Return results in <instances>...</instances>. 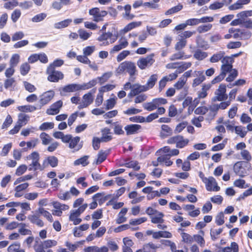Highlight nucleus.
Masks as SVG:
<instances>
[{
	"mask_svg": "<svg viewBox=\"0 0 252 252\" xmlns=\"http://www.w3.org/2000/svg\"><path fill=\"white\" fill-rule=\"evenodd\" d=\"M58 242L55 240H47L42 241L38 237L35 238L33 248L35 252H53L50 249L57 245Z\"/></svg>",
	"mask_w": 252,
	"mask_h": 252,
	"instance_id": "nucleus-1",
	"label": "nucleus"
},
{
	"mask_svg": "<svg viewBox=\"0 0 252 252\" xmlns=\"http://www.w3.org/2000/svg\"><path fill=\"white\" fill-rule=\"evenodd\" d=\"M116 72L118 74L127 73L130 76L129 81H134L135 78L133 76L137 74L136 67L134 63L130 61H125L119 64L116 69Z\"/></svg>",
	"mask_w": 252,
	"mask_h": 252,
	"instance_id": "nucleus-2",
	"label": "nucleus"
},
{
	"mask_svg": "<svg viewBox=\"0 0 252 252\" xmlns=\"http://www.w3.org/2000/svg\"><path fill=\"white\" fill-rule=\"evenodd\" d=\"M155 54L151 53L145 57L140 58L137 62V65L142 70L149 68L155 62Z\"/></svg>",
	"mask_w": 252,
	"mask_h": 252,
	"instance_id": "nucleus-3",
	"label": "nucleus"
},
{
	"mask_svg": "<svg viewBox=\"0 0 252 252\" xmlns=\"http://www.w3.org/2000/svg\"><path fill=\"white\" fill-rule=\"evenodd\" d=\"M39 154L37 152H33L29 155L27 159L32 160V163L29 165V171H36L37 170H42L43 167L39 162Z\"/></svg>",
	"mask_w": 252,
	"mask_h": 252,
	"instance_id": "nucleus-4",
	"label": "nucleus"
},
{
	"mask_svg": "<svg viewBox=\"0 0 252 252\" xmlns=\"http://www.w3.org/2000/svg\"><path fill=\"white\" fill-rule=\"evenodd\" d=\"M117 39V36H113L111 32L103 33L97 39V40L102 43L101 46H107L110 44L114 43Z\"/></svg>",
	"mask_w": 252,
	"mask_h": 252,
	"instance_id": "nucleus-5",
	"label": "nucleus"
},
{
	"mask_svg": "<svg viewBox=\"0 0 252 252\" xmlns=\"http://www.w3.org/2000/svg\"><path fill=\"white\" fill-rule=\"evenodd\" d=\"M95 92L96 89H93L83 96L82 101L80 102L78 106V108L79 109L86 108L93 103L94 101L93 94L95 93Z\"/></svg>",
	"mask_w": 252,
	"mask_h": 252,
	"instance_id": "nucleus-6",
	"label": "nucleus"
},
{
	"mask_svg": "<svg viewBox=\"0 0 252 252\" xmlns=\"http://www.w3.org/2000/svg\"><path fill=\"white\" fill-rule=\"evenodd\" d=\"M46 73L49 75L47 79L50 82H57L63 78V74L62 72L53 69L51 66H48Z\"/></svg>",
	"mask_w": 252,
	"mask_h": 252,
	"instance_id": "nucleus-7",
	"label": "nucleus"
},
{
	"mask_svg": "<svg viewBox=\"0 0 252 252\" xmlns=\"http://www.w3.org/2000/svg\"><path fill=\"white\" fill-rule=\"evenodd\" d=\"M226 91L225 85L222 84H220L219 88L215 91V95L212 98V101H222L226 100L228 97V95L226 94Z\"/></svg>",
	"mask_w": 252,
	"mask_h": 252,
	"instance_id": "nucleus-8",
	"label": "nucleus"
},
{
	"mask_svg": "<svg viewBox=\"0 0 252 252\" xmlns=\"http://www.w3.org/2000/svg\"><path fill=\"white\" fill-rule=\"evenodd\" d=\"M89 14L93 16V21L98 22L103 20V18L107 14V12L104 10H100L97 7L93 8L89 10Z\"/></svg>",
	"mask_w": 252,
	"mask_h": 252,
	"instance_id": "nucleus-9",
	"label": "nucleus"
},
{
	"mask_svg": "<svg viewBox=\"0 0 252 252\" xmlns=\"http://www.w3.org/2000/svg\"><path fill=\"white\" fill-rule=\"evenodd\" d=\"M55 95V92L53 90H50L43 93L39 96V103L40 104V107H41L43 106L48 104L53 99Z\"/></svg>",
	"mask_w": 252,
	"mask_h": 252,
	"instance_id": "nucleus-10",
	"label": "nucleus"
},
{
	"mask_svg": "<svg viewBox=\"0 0 252 252\" xmlns=\"http://www.w3.org/2000/svg\"><path fill=\"white\" fill-rule=\"evenodd\" d=\"M204 184L208 191H218L220 189V187L218 186L216 179L213 177L208 178Z\"/></svg>",
	"mask_w": 252,
	"mask_h": 252,
	"instance_id": "nucleus-11",
	"label": "nucleus"
},
{
	"mask_svg": "<svg viewBox=\"0 0 252 252\" xmlns=\"http://www.w3.org/2000/svg\"><path fill=\"white\" fill-rule=\"evenodd\" d=\"M193 76L195 77V78L193 81L192 84V87H196L199 85L206 79L203 70L194 71L193 73Z\"/></svg>",
	"mask_w": 252,
	"mask_h": 252,
	"instance_id": "nucleus-12",
	"label": "nucleus"
},
{
	"mask_svg": "<svg viewBox=\"0 0 252 252\" xmlns=\"http://www.w3.org/2000/svg\"><path fill=\"white\" fill-rule=\"evenodd\" d=\"M63 101L61 100L57 101L52 104L50 108L47 109L46 113L50 115H54L59 113L60 109L63 106Z\"/></svg>",
	"mask_w": 252,
	"mask_h": 252,
	"instance_id": "nucleus-13",
	"label": "nucleus"
},
{
	"mask_svg": "<svg viewBox=\"0 0 252 252\" xmlns=\"http://www.w3.org/2000/svg\"><path fill=\"white\" fill-rule=\"evenodd\" d=\"M128 45V42L125 37H122L119 40L118 44L114 46L110 51V54L118 52L123 49L126 48Z\"/></svg>",
	"mask_w": 252,
	"mask_h": 252,
	"instance_id": "nucleus-14",
	"label": "nucleus"
},
{
	"mask_svg": "<svg viewBox=\"0 0 252 252\" xmlns=\"http://www.w3.org/2000/svg\"><path fill=\"white\" fill-rule=\"evenodd\" d=\"M77 91H79V84H70L61 89L60 94L63 96H65L67 93H73Z\"/></svg>",
	"mask_w": 252,
	"mask_h": 252,
	"instance_id": "nucleus-15",
	"label": "nucleus"
},
{
	"mask_svg": "<svg viewBox=\"0 0 252 252\" xmlns=\"http://www.w3.org/2000/svg\"><path fill=\"white\" fill-rule=\"evenodd\" d=\"M146 91H147V90L144 85H141L139 84H133L132 89L128 94V96L131 97L138 94L141 92Z\"/></svg>",
	"mask_w": 252,
	"mask_h": 252,
	"instance_id": "nucleus-16",
	"label": "nucleus"
},
{
	"mask_svg": "<svg viewBox=\"0 0 252 252\" xmlns=\"http://www.w3.org/2000/svg\"><path fill=\"white\" fill-rule=\"evenodd\" d=\"M141 22H132L126 25L123 29L119 31L121 35H125L126 33L140 26Z\"/></svg>",
	"mask_w": 252,
	"mask_h": 252,
	"instance_id": "nucleus-17",
	"label": "nucleus"
},
{
	"mask_svg": "<svg viewBox=\"0 0 252 252\" xmlns=\"http://www.w3.org/2000/svg\"><path fill=\"white\" fill-rule=\"evenodd\" d=\"M28 219L32 223L35 224L38 226L42 227L44 225V222L40 219L38 214L35 213L34 214L30 215L28 216Z\"/></svg>",
	"mask_w": 252,
	"mask_h": 252,
	"instance_id": "nucleus-18",
	"label": "nucleus"
},
{
	"mask_svg": "<svg viewBox=\"0 0 252 252\" xmlns=\"http://www.w3.org/2000/svg\"><path fill=\"white\" fill-rule=\"evenodd\" d=\"M80 138L78 136H76L74 138H71V141L69 143V147L71 149H74L75 151H78L82 147V145L79 143Z\"/></svg>",
	"mask_w": 252,
	"mask_h": 252,
	"instance_id": "nucleus-19",
	"label": "nucleus"
},
{
	"mask_svg": "<svg viewBox=\"0 0 252 252\" xmlns=\"http://www.w3.org/2000/svg\"><path fill=\"white\" fill-rule=\"evenodd\" d=\"M140 128L141 126L136 124L127 125L125 127L127 135L134 134L137 133Z\"/></svg>",
	"mask_w": 252,
	"mask_h": 252,
	"instance_id": "nucleus-20",
	"label": "nucleus"
},
{
	"mask_svg": "<svg viewBox=\"0 0 252 252\" xmlns=\"http://www.w3.org/2000/svg\"><path fill=\"white\" fill-rule=\"evenodd\" d=\"M250 2V0H238L236 2L229 6V9L231 10H235L243 8L245 4H247Z\"/></svg>",
	"mask_w": 252,
	"mask_h": 252,
	"instance_id": "nucleus-21",
	"label": "nucleus"
},
{
	"mask_svg": "<svg viewBox=\"0 0 252 252\" xmlns=\"http://www.w3.org/2000/svg\"><path fill=\"white\" fill-rule=\"evenodd\" d=\"M39 215H42L50 222L53 221V217L50 212L45 210L43 207H39L35 212Z\"/></svg>",
	"mask_w": 252,
	"mask_h": 252,
	"instance_id": "nucleus-22",
	"label": "nucleus"
},
{
	"mask_svg": "<svg viewBox=\"0 0 252 252\" xmlns=\"http://www.w3.org/2000/svg\"><path fill=\"white\" fill-rule=\"evenodd\" d=\"M102 136L100 138L101 141L107 142L110 141L112 139V136L110 135V129L107 127L102 129L101 131Z\"/></svg>",
	"mask_w": 252,
	"mask_h": 252,
	"instance_id": "nucleus-23",
	"label": "nucleus"
},
{
	"mask_svg": "<svg viewBox=\"0 0 252 252\" xmlns=\"http://www.w3.org/2000/svg\"><path fill=\"white\" fill-rule=\"evenodd\" d=\"M190 56V55H185L184 52L179 50V52L171 56L169 59L172 61L177 60H185L189 58Z\"/></svg>",
	"mask_w": 252,
	"mask_h": 252,
	"instance_id": "nucleus-24",
	"label": "nucleus"
},
{
	"mask_svg": "<svg viewBox=\"0 0 252 252\" xmlns=\"http://www.w3.org/2000/svg\"><path fill=\"white\" fill-rule=\"evenodd\" d=\"M97 83V79H94L90 80L88 83H84L83 84H79V90H85L92 88L95 86Z\"/></svg>",
	"mask_w": 252,
	"mask_h": 252,
	"instance_id": "nucleus-25",
	"label": "nucleus"
},
{
	"mask_svg": "<svg viewBox=\"0 0 252 252\" xmlns=\"http://www.w3.org/2000/svg\"><path fill=\"white\" fill-rule=\"evenodd\" d=\"M163 217L164 214L158 211L154 216L151 217V221L153 223H162L164 222Z\"/></svg>",
	"mask_w": 252,
	"mask_h": 252,
	"instance_id": "nucleus-26",
	"label": "nucleus"
},
{
	"mask_svg": "<svg viewBox=\"0 0 252 252\" xmlns=\"http://www.w3.org/2000/svg\"><path fill=\"white\" fill-rule=\"evenodd\" d=\"M161 131L160 133V136L164 138L172 134L173 131L168 126L166 125H162L161 126Z\"/></svg>",
	"mask_w": 252,
	"mask_h": 252,
	"instance_id": "nucleus-27",
	"label": "nucleus"
},
{
	"mask_svg": "<svg viewBox=\"0 0 252 252\" xmlns=\"http://www.w3.org/2000/svg\"><path fill=\"white\" fill-rule=\"evenodd\" d=\"M158 80V75L157 74H153L151 75L149 78L147 83L144 85L147 91L152 89L155 85L156 82Z\"/></svg>",
	"mask_w": 252,
	"mask_h": 252,
	"instance_id": "nucleus-28",
	"label": "nucleus"
},
{
	"mask_svg": "<svg viewBox=\"0 0 252 252\" xmlns=\"http://www.w3.org/2000/svg\"><path fill=\"white\" fill-rule=\"evenodd\" d=\"M189 140L187 138H184L182 135H178L176 147L178 148H183L188 145Z\"/></svg>",
	"mask_w": 252,
	"mask_h": 252,
	"instance_id": "nucleus-29",
	"label": "nucleus"
},
{
	"mask_svg": "<svg viewBox=\"0 0 252 252\" xmlns=\"http://www.w3.org/2000/svg\"><path fill=\"white\" fill-rule=\"evenodd\" d=\"M225 52L224 51H220L214 54L210 59V62L212 63H216L222 60L223 57L224 56Z\"/></svg>",
	"mask_w": 252,
	"mask_h": 252,
	"instance_id": "nucleus-30",
	"label": "nucleus"
},
{
	"mask_svg": "<svg viewBox=\"0 0 252 252\" xmlns=\"http://www.w3.org/2000/svg\"><path fill=\"white\" fill-rule=\"evenodd\" d=\"M80 215L77 213L75 210H72L70 212L69 220L72 221L74 225L78 224L82 221V220L78 218Z\"/></svg>",
	"mask_w": 252,
	"mask_h": 252,
	"instance_id": "nucleus-31",
	"label": "nucleus"
},
{
	"mask_svg": "<svg viewBox=\"0 0 252 252\" xmlns=\"http://www.w3.org/2000/svg\"><path fill=\"white\" fill-rule=\"evenodd\" d=\"M170 158L167 154H165L157 158V160L160 164L164 163L165 166H169L173 163V162L169 159Z\"/></svg>",
	"mask_w": 252,
	"mask_h": 252,
	"instance_id": "nucleus-32",
	"label": "nucleus"
},
{
	"mask_svg": "<svg viewBox=\"0 0 252 252\" xmlns=\"http://www.w3.org/2000/svg\"><path fill=\"white\" fill-rule=\"evenodd\" d=\"M72 22V20L71 19H67L62 21L58 22L55 23L54 25V27L55 29H60L63 28H65L68 27L70 23Z\"/></svg>",
	"mask_w": 252,
	"mask_h": 252,
	"instance_id": "nucleus-33",
	"label": "nucleus"
},
{
	"mask_svg": "<svg viewBox=\"0 0 252 252\" xmlns=\"http://www.w3.org/2000/svg\"><path fill=\"white\" fill-rule=\"evenodd\" d=\"M17 109L22 112H32L37 109V108L33 105H27L17 107Z\"/></svg>",
	"mask_w": 252,
	"mask_h": 252,
	"instance_id": "nucleus-34",
	"label": "nucleus"
},
{
	"mask_svg": "<svg viewBox=\"0 0 252 252\" xmlns=\"http://www.w3.org/2000/svg\"><path fill=\"white\" fill-rule=\"evenodd\" d=\"M30 117L24 114H20L18 115V120L17 123L22 126L25 125L29 121Z\"/></svg>",
	"mask_w": 252,
	"mask_h": 252,
	"instance_id": "nucleus-35",
	"label": "nucleus"
},
{
	"mask_svg": "<svg viewBox=\"0 0 252 252\" xmlns=\"http://www.w3.org/2000/svg\"><path fill=\"white\" fill-rule=\"evenodd\" d=\"M182 241L187 244H192L194 242V235L191 236L188 233L183 232L181 233Z\"/></svg>",
	"mask_w": 252,
	"mask_h": 252,
	"instance_id": "nucleus-36",
	"label": "nucleus"
},
{
	"mask_svg": "<svg viewBox=\"0 0 252 252\" xmlns=\"http://www.w3.org/2000/svg\"><path fill=\"white\" fill-rule=\"evenodd\" d=\"M8 252H25V250L21 248L19 243H16L10 245L8 249Z\"/></svg>",
	"mask_w": 252,
	"mask_h": 252,
	"instance_id": "nucleus-37",
	"label": "nucleus"
},
{
	"mask_svg": "<svg viewBox=\"0 0 252 252\" xmlns=\"http://www.w3.org/2000/svg\"><path fill=\"white\" fill-rule=\"evenodd\" d=\"M122 165L127 168H133L135 171H138L140 169V166L138 165V162L134 160L126 162Z\"/></svg>",
	"mask_w": 252,
	"mask_h": 252,
	"instance_id": "nucleus-38",
	"label": "nucleus"
},
{
	"mask_svg": "<svg viewBox=\"0 0 252 252\" xmlns=\"http://www.w3.org/2000/svg\"><path fill=\"white\" fill-rule=\"evenodd\" d=\"M212 27L213 26L211 24L202 25L198 26L196 30L198 33H202L210 31L212 28Z\"/></svg>",
	"mask_w": 252,
	"mask_h": 252,
	"instance_id": "nucleus-39",
	"label": "nucleus"
},
{
	"mask_svg": "<svg viewBox=\"0 0 252 252\" xmlns=\"http://www.w3.org/2000/svg\"><path fill=\"white\" fill-rule=\"evenodd\" d=\"M124 9L125 11V13L123 14L124 18L127 20H131L135 17L133 14L130 13L131 6L129 4L126 5Z\"/></svg>",
	"mask_w": 252,
	"mask_h": 252,
	"instance_id": "nucleus-40",
	"label": "nucleus"
},
{
	"mask_svg": "<svg viewBox=\"0 0 252 252\" xmlns=\"http://www.w3.org/2000/svg\"><path fill=\"white\" fill-rule=\"evenodd\" d=\"M241 169H242V166L240 162H236L233 166L234 172L238 176L243 177L245 176V174L243 171H241Z\"/></svg>",
	"mask_w": 252,
	"mask_h": 252,
	"instance_id": "nucleus-41",
	"label": "nucleus"
},
{
	"mask_svg": "<svg viewBox=\"0 0 252 252\" xmlns=\"http://www.w3.org/2000/svg\"><path fill=\"white\" fill-rule=\"evenodd\" d=\"M79 36L81 39L83 40H86L89 39L92 34V32H87L84 29H80L78 31Z\"/></svg>",
	"mask_w": 252,
	"mask_h": 252,
	"instance_id": "nucleus-42",
	"label": "nucleus"
},
{
	"mask_svg": "<svg viewBox=\"0 0 252 252\" xmlns=\"http://www.w3.org/2000/svg\"><path fill=\"white\" fill-rule=\"evenodd\" d=\"M40 138L42 144L44 145L49 144L52 140V138L45 132H42L40 135Z\"/></svg>",
	"mask_w": 252,
	"mask_h": 252,
	"instance_id": "nucleus-43",
	"label": "nucleus"
},
{
	"mask_svg": "<svg viewBox=\"0 0 252 252\" xmlns=\"http://www.w3.org/2000/svg\"><path fill=\"white\" fill-rule=\"evenodd\" d=\"M20 57L18 54H14L11 56L10 61L9 64L11 66L15 67L20 62Z\"/></svg>",
	"mask_w": 252,
	"mask_h": 252,
	"instance_id": "nucleus-44",
	"label": "nucleus"
},
{
	"mask_svg": "<svg viewBox=\"0 0 252 252\" xmlns=\"http://www.w3.org/2000/svg\"><path fill=\"white\" fill-rule=\"evenodd\" d=\"M158 248V247L153 243H149L144 246V252H156V250Z\"/></svg>",
	"mask_w": 252,
	"mask_h": 252,
	"instance_id": "nucleus-45",
	"label": "nucleus"
},
{
	"mask_svg": "<svg viewBox=\"0 0 252 252\" xmlns=\"http://www.w3.org/2000/svg\"><path fill=\"white\" fill-rule=\"evenodd\" d=\"M208 56V54L206 52H203L199 49H197L195 51L194 54V57L198 60H203L205 59Z\"/></svg>",
	"mask_w": 252,
	"mask_h": 252,
	"instance_id": "nucleus-46",
	"label": "nucleus"
},
{
	"mask_svg": "<svg viewBox=\"0 0 252 252\" xmlns=\"http://www.w3.org/2000/svg\"><path fill=\"white\" fill-rule=\"evenodd\" d=\"M234 129L235 133L242 138L244 137L247 133V131L245 130V127L241 126H236L234 127Z\"/></svg>",
	"mask_w": 252,
	"mask_h": 252,
	"instance_id": "nucleus-47",
	"label": "nucleus"
},
{
	"mask_svg": "<svg viewBox=\"0 0 252 252\" xmlns=\"http://www.w3.org/2000/svg\"><path fill=\"white\" fill-rule=\"evenodd\" d=\"M117 98H111L107 99L104 105L106 106V110L112 109L116 103Z\"/></svg>",
	"mask_w": 252,
	"mask_h": 252,
	"instance_id": "nucleus-48",
	"label": "nucleus"
},
{
	"mask_svg": "<svg viewBox=\"0 0 252 252\" xmlns=\"http://www.w3.org/2000/svg\"><path fill=\"white\" fill-rule=\"evenodd\" d=\"M89 157L87 156H85L79 159L76 160L74 161V165H82L83 166H85L89 164V161L88 160Z\"/></svg>",
	"mask_w": 252,
	"mask_h": 252,
	"instance_id": "nucleus-49",
	"label": "nucleus"
},
{
	"mask_svg": "<svg viewBox=\"0 0 252 252\" xmlns=\"http://www.w3.org/2000/svg\"><path fill=\"white\" fill-rule=\"evenodd\" d=\"M227 0H222L221 1H215L213 3L210 4L209 8L211 10H216L222 8Z\"/></svg>",
	"mask_w": 252,
	"mask_h": 252,
	"instance_id": "nucleus-50",
	"label": "nucleus"
},
{
	"mask_svg": "<svg viewBox=\"0 0 252 252\" xmlns=\"http://www.w3.org/2000/svg\"><path fill=\"white\" fill-rule=\"evenodd\" d=\"M30 68V65L28 63H22L20 67V71L21 74L23 76L27 75L29 73Z\"/></svg>",
	"mask_w": 252,
	"mask_h": 252,
	"instance_id": "nucleus-51",
	"label": "nucleus"
},
{
	"mask_svg": "<svg viewBox=\"0 0 252 252\" xmlns=\"http://www.w3.org/2000/svg\"><path fill=\"white\" fill-rule=\"evenodd\" d=\"M111 72H108L104 73L101 77H98L96 79L99 81L100 84H102L106 82L112 76Z\"/></svg>",
	"mask_w": 252,
	"mask_h": 252,
	"instance_id": "nucleus-52",
	"label": "nucleus"
},
{
	"mask_svg": "<svg viewBox=\"0 0 252 252\" xmlns=\"http://www.w3.org/2000/svg\"><path fill=\"white\" fill-rule=\"evenodd\" d=\"M104 194H105L104 192L96 193L93 196V199L95 201H97L99 200H101V199H103V201H104L107 200L111 196L110 194H108L104 196Z\"/></svg>",
	"mask_w": 252,
	"mask_h": 252,
	"instance_id": "nucleus-53",
	"label": "nucleus"
},
{
	"mask_svg": "<svg viewBox=\"0 0 252 252\" xmlns=\"http://www.w3.org/2000/svg\"><path fill=\"white\" fill-rule=\"evenodd\" d=\"M52 204L55 209H59L61 210L62 212L69 209V206L68 205L64 204H61V203L57 201L53 202Z\"/></svg>",
	"mask_w": 252,
	"mask_h": 252,
	"instance_id": "nucleus-54",
	"label": "nucleus"
},
{
	"mask_svg": "<svg viewBox=\"0 0 252 252\" xmlns=\"http://www.w3.org/2000/svg\"><path fill=\"white\" fill-rule=\"evenodd\" d=\"M233 185L234 186L241 189H246L249 187L248 185H246L245 181L244 180L240 179L236 180L234 182Z\"/></svg>",
	"mask_w": 252,
	"mask_h": 252,
	"instance_id": "nucleus-55",
	"label": "nucleus"
},
{
	"mask_svg": "<svg viewBox=\"0 0 252 252\" xmlns=\"http://www.w3.org/2000/svg\"><path fill=\"white\" fill-rule=\"evenodd\" d=\"M187 44V40L185 39L180 38L179 41L176 43L175 49L177 51L181 50L184 48Z\"/></svg>",
	"mask_w": 252,
	"mask_h": 252,
	"instance_id": "nucleus-56",
	"label": "nucleus"
},
{
	"mask_svg": "<svg viewBox=\"0 0 252 252\" xmlns=\"http://www.w3.org/2000/svg\"><path fill=\"white\" fill-rule=\"evenodd\" d=\"M223 231L222 228H219L218 229L210 230V235L212 240L215 241L218 238V236L220 235Z\"/></svg>",
	"mask_w": 252,
	"mask_h": 252,
	"instance_id": "nucleus-57",
	"label": "nucleus"
},
{
	"mask_svg": "<svg viewBox=\"0 0 252 252\" xmlns=\"http://www.w3.org/2000/svg\"><path fill=\"white\" fill-rule=\"evenodd\" d=\"M229 73L228 76L226 78V81L229 82L233 81L238 75V72L235 69H232Z\"/></svg>",
	"mask_w": 252,
	"mask_h": 252,
	"instance_id": "nucleus-58",
	"label": "nucleus"
},
{
	"mask_svg": "<svg viewBox=\"0 0 252 252\" xmlns=\"http://www.w3.org/2000/svg\"><path fill=\"white\" fill-rule=\"evenodd\" d=\"M143 107L145 110L148 111H152L157 109L156 106L153 100L151 102L143 103Z\"/></svg>",
	"mask_w": 252,
	"mask_h": 252,
	"instance_id": "nucleus-59",
	"label": "nucleus"
},
{
	"mask_svg": "<svg viewBox=\"0 0 252 252\" xmlns=\"http://www.w3.org/2000/svg\"><path fill=\"white\" fill-rule=\"evenodd\" d=\"M19 4L18 2L16 0H12L11 1L5 2L4 4V7L7 9H12Z\"/></svg>",
	"mask_w": 252,
	"mask_h": 252,
	"instance_id": "nucleus-60",
	"label": "nucleus"
},
{
	"mask_svg": "<svg viewBox=\"0 0 252 252\" xmlns=\"http://www.w3.org/2000/svg\"><path fill=\"white\" fill-rule=\"evenodd\" d=\"M21 15V12L20 9H16L11 14V19L13 22H16Z\"/></svg>",
	"mask_w": 252,
	"mask_h": 252,
	"instance_id": "nucleus-61",
	"label": "nucleus"
},
{
	"mask_svg": "<svg viewBox=\"0 0 252 252\" xmlns=\"http://www.w3.org/2000/svg\"><path fill=\"white\" fill-rule=\"evenodd\" d=\"M97 157H98L96 161V164H99L106 159L107 157V154L103 151H99Z\"/></svg>",
	"mask_w": 252,
	"mask_h": 252,
	"instance_id": "nucleus-62",
	"label": "nucleus"
},
{
	"mask_svg": "<svg viewBox=\"0 0 252 252\" xmlns=\"http://www.w3.org/2000/svg\"><path fill=\"white\" fill-rule=\"evenodd\" d=\"M228 32L232 33L234 38L240 39L241 29L232 28L229 29Z\"/></svg>",
	"mask_w": 252,
	"mask_h": 252,
	"instance_id": "nucleus-63",
	"label": "nucleus"
},
{
	"mask_svg": "<svg viewBox=\"0 0 252 252\" xmlns=\"http://www.w3.org/2000/svg\"><path fill=\"white\" fill-rule=\"evenodd\" d=\"M194 241L197 243L200 247H203L205 246V241L203 237L199 235H194Z\"/></svg>",
	"mask_w": 252,
	"mask_h": 252,
	"instance_id": "nucleus-64",
	"label": "nucleus"
}]
</instances>
